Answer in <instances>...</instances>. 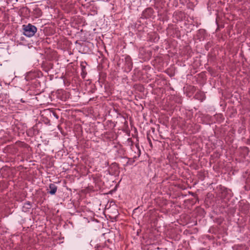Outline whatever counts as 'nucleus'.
<instances>
[{
  "label": "nucleus",
  "instance_id": "nucleus-1",
  "mask_svg": "<svg viewBox=\"0 0 250 250\" xmlns=\"http://www.w3.org/2000/svg\"><path fill=\"white\" fill-rule=\"evenodd\" d=\"M22 29L23 31V34L28 37L33 36L37 30L36 27L30 23L27 25H23Z\"/></svg>",
  "mask_w": 250,
  "mask_h": 250
},
{
  "label": "nucleus",
  "instance_id": "nucleus-2",
  "mask_svg": "<svg viewBox=\"0 0 250 250\" xmlns=\"http://www.w3.org/2000/svg\"><path fill=\"white\" fill-rule=\"evenodd\" d=\"M57 188L54 184H51L49 185L50 190L48 191V192L52 195L54 194L57 191Z\"/></svg>",
  "mask_w": 250,
  "mask_h": 250
}]
</instances>
